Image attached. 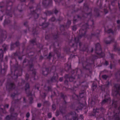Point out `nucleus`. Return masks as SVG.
<instances>
[{"instance_id":"23","label":"nucleus","mask_w":120,"mask_h":120,"mask_svg":"<svg viewBox=\"0 0 120 120\" xmlns=\"http://www.w3.org/2000/svg\"><path fill=\"white\" fill-rule=\"evenodd\" d=\"M114 37L111 36H109L104 40L106 44H110L112 42H114Z\"/></svg>"},{"instance_id":"5","label":"nucleus","mask_w":120,"mask_h":120,"mask_svg":"<svg viewBox=\"0 0 120 120\" xmlns=\"http://www.w3.org/2000/svg\"><path fill=\"white\" fill-rule=\"evenodd\" d=\"M108 115L110 118L115 120H120V103L113 100L111 108Z\"/></svg>"},{"instance_id":"62","label":"nucleus","mask_w":120,"mask_h":120,"mask_svg":"<svg viewBox=\"0 0 120 120\" xmlns=\"http://www.w3.org/2000/svg\"><path fill=\"white\" fill-rule=\"evenodd\" d=\"M62 18H61L60 17L59 19H58V20L59 21H60L62 19Z\"/></svg>"},{"instance_id":"16","label":"nucleus","mask_w":120,"mask_h":120,"mask_svg":"<svg viewBox=\"0 0 120 120\" xmlns=\"http://www.w3.org/2000/svg\"><path fill=\"white\" fill-rule=\"evenodd\" d=\"M105 110L102 107H101L99 109L96 108H94L93 109V112L91 113L90 115L96 117L97 120H98V119L101 118L103 116V114L101 115L99 112L101 111L103 112Z\"/></svg>"},{"instance_id":"63","label":"nucleus","mask_w":120,"mask_h":120,"mask_svg":"<svg viewBox=\"0 0 120 120\" xmlns=\"http://www.w3.org/2000/svg\"><path fill=\"white\" fill-rule=\"evenodd\" d=\"M3 82L1 81H0V86H1L2 85Z\"/></svg>"},{"instance_id":"47","label":"nucleus","mask_w":120,"mask_h":120,"mask_svg":"<svg viewBox=\"0 0 120 120\" xmlns=\"http://www.w3.org/2000/svg\"><path fill=\"white\" fill-rule=\"evenodd\" d=\"M48 117L49 118H51L52 116V115L51 113H48Z\"/></svg>"},{"instance_id":"35","label":"nucleus","mask_w":120,"mask_h":120,"mask_svg":"<svg viewBox=\"0 0 120 120\" xmlns=\"http://www.w3.org/2000/svg\"><path fill=\"white\" fill-rule=\"evenodd\" d=\"M42 89H42L40 91V94L42 98L43 99H44L45 98L46 94L45 92H44L42 91Z\"/></svg>"},{"instance_id":"48","label":"nucleus","mask_w":120,"mask_h":120,"mask_svg":"<svg viewBox=\"0 0 120 120\" xmlns=\"http://www.w3.org/2000/svg\"><path fill=\"white\" fill-rule=\"evenodd\" d=\"M52 68H55V69H54V70H53L52 69V68L51 70V72H53L54 71H56V68H55V66H53Z\"/></svg>"},{"instance_id":"45","label":"nucleus","mask_w":120,"mask_h":120,"mask_svg":"<svg viewBox=\"0 0 120 120\" xmlns=\"http://www.w3.org/2000/svg\"><path fill=\"white\" fill-rule=\"evenodd\" d=\"M72 29L74 31L76 30V26L75 25L73 26L72 27Z\"/></svg>"},{"instance_id":"31","label":"nucleus","mask_w":120,"mask_h":120,"mask_svg":"<svg viewBox=\"0 0 120 120\" xmlns=\"http://www.w3.org/2000/svg\"><path fill=\"white\" fill-rule=\"evenodd\" d=\"M65 71H69L71 70V65L70 64L67 63L65 65V68L64 69Z\"/></svg>"},{"instance_id":"2","label":"nucleus","mask_w":120,"mask_h":120,"mask_svg":"<svg viewBox=\"0 0 120 120\" xmlns=\"http://www.w3.org/2000/svg\"><path fill=\"white\" fill-rule=\"evenodd\" d=\"M24 50H23V52ZM23 52H22L23 53ZM22 53H21L19 52H17L16 53H13L11 56V58L12 59H15L16 61V58L18 57L20 60H21L23 58L26 57V58L23 62V67H24V65L27 64V65L28 66L29 68L30 75H29L28 73L26 74L25 77L26 81L21 79L20 80L21 83H18V86H22L26 82L25 86V90L28 96H29V100L30 104L32 103L33 102V97L34 96V92H31L30 90L29 84L28 83L29 82L31 81L32 82V80L36 79L38 78V77L36 74V71L35 69H34L33 63L34 62V60L35 59V57L34 58L33 55L34 54L33 52H30L28 54H26V55H22Z\"/></svg>"},{"instance_id":"52","label":"nucleus","mask_w":120,"mask_h":120,"mask_svg":"<svg viewBox=\"0 0 120 120\" xmlns=\"http://www.w3.org/2000/svg\"><path fill=\"white\" fill-rule=\"evenodd\" d=\"M75 54L73 55V54H71L70 55V57L71 58H73V57H74L75 56Z\"/></svg>"},{"instance_id":"17","label":"nucleus","mask_w":120,"mask_h":120,"mask_svg":"<svg viewBox=\"0 0 120 120\" xmlns=\"http://www.w3.org/2000/svg\"><path fill=\"white\" fill-rule=\"evenodd\" d=\"M55 3L56 4H59L60 3L63 4V0H54ZM43 5L45 7H50L52 5V0H43L42 2Z\"/></svg>"},{"instance_id":"7","label":"nucleus","mask_w":120,"mask_h":120,"mask_svg":"<svg viewBox=\"0 0 120 120\" xmlns=\"http://www.w3.org/2000/svg\"><path fill=\"white\" fill-rule=\"evenodd\" d=\"M116 0H98L96 3L99 7L100 9H103V11L105 14L108 12V10H111L110 4L113 6L115 5V2Z\"/></svg>"},{"instance_id":"61","label":"nucleus","mask_w":120,"mask_h":120,"mask_svg":"<svg viewBox=\"0 0 120 120\" xmlns=\"http://www.w3.org/2000/svg\"><path fill=\"white\" fill-rule=\"evenodd\" d=\"M8 57L6 56L5 57V60L6 61H7L8 60Z\"/></svg>"},{"instance_id":"59","label":"nucleus","mask_w":120,"mask_h":120,"mask_svg":"<svg viewBox=\"0 0 120 120\" xmlns=\"http://www.w3.org/2000/svg\"><path fill=\"white\" fill-rule=\"evenodd\" d=\"M63 77H61L60 78L59 80L61 82L63 80Z\"/></svg>"},{"instance_id":"18","label":"nucleus","mask_w":120,"mask_h":120,"mask_svg":"<svg viewBox=\"0 0 120 120\" xmlns=\"http://www.w3.org/2000/svg\"><path fill=\"white\" fill-rule=\"evenodd\" d=\"M14 108L12 106L10 109L11 115L10 116L9 115L7 116L5 118V120H10V119L12 120H17V116L18 114L17 113H15L14 112Z\"/></svg>"},{"instance_id":"10","label":"nucleus","mask_w":120,"mask_h":120,"mask_svg":"<svg viewBox=\"0 0 120 120\" xmlns=\"http://www.w3.org/2000/svg\"><path fill=\"white\" fill-rule=\"evenodd\" d=\"M110 86H112L111 82L107 81L105 85H102L101 86V90L103 92L106 94V95H104L105 99L102 101L101 103L102 105L106 104H109L111 102V101L110 98L108 97L107 98H106V96L108 97V88Z\"/></svg>"},{"instance_id":"33","label":"nucleus","mask_w":120,"mask_h":120,"mask_svg":"<svg viewBox=\"0 0 120 120\" xmlns=\"http://www.w3.org/2000/svg\"><path fill=\"white\" fill-rule=\"evenodd\" d=\"M49 69L45 68L42 71V74L45 76L47 75L49 72Z\"/></svg>"},{"instance_id":"34","label":"nucleus","mask_w":120,"mask_h":120,"mask_svg":"<svg viewBox=\"0 0 120 120\" xmlns=\"http://www.w3.org/2000/svg\"><path fill=\"white\" fill-rule=\"evenodd\" d=\"M55 103H56L57 105H58L59 103L57 102V100L56 99L54 101H53V103L52 105V109L54 110H55L56 109Z\"/></svg>"},{"instance_id":"64","label":"nucleus","mask_w":120,"mask_h":120,"mask_svg":"<svg viewBox=\"0 0 120 120\" xmlns=\"http://www.w3.org/2000/svg\"><path fill=\"white\" fill-rule=\"evenodd\" d=\"M43 58V57L42 56H41L40 57V59L41 60Z\"/></svg>"},{"instance_id":"24","label":"nucleus","mask_w":120,"mask_h":120,"mask_svg":"<svg viewBox=\"0 0 120 120\" xmlns=\"http://www.w3.org/2000/svg\"><path fill=\"white\" fill-rule=\"evenodd\" d=\"M109 54L112 60L110 61V68L111 69H112L113 67V65H115L116 64V63H115V60L114 59V55L113 54H111L109 52Z\"/></svg>"},{"instance_id":"15","label":"nucleus","mask_w":120,"mask_h":120,"mask_svg":"<svg viewBox=\"0 0 120 120\" xmlns=\"http://www.w3.org/2000/svg\"><path fill=\"white\" fill-rule=\"evenodd\" d=\"M3 56V51L1 49H0V61L1 62V73L2 74L4 75L6 73L7 65L2 60V59Z\"/></svg>"},{"instance_id":"28","label":"nucleus","mask_w":120,"mask_h":120,"mask_svg":"<svg viewBox=\"0 0 120 120\" xmlns=\"http://www.w3.org/2000/svg\"><path fill=\"white\" fill-rule=\"evenodd\" d=\"M76 106H77V105H72L71 106V109H73L74 110L77 111L78 112H79V110H81L82 108V107L81 106L78 107H76Z\"/></svg>"},{"instance_id":"50","label":"nucleus","mask_w":120,"mask_h":120,"mask_svg":"<svg viewBox=\"0 0 120 120\" xmlns=\"http://www.w3.org/2000/svg\"><path fill=\"white\" fill-rule=\"evenodd\" d=\"M30 116V114L29 112H28L26 114V117L28 118Z\"/></svg>"},{"instance_id":"30","label":"nucleus","mask_w":120,"mask_h":120,"mask_svg":"<svg viewBox=\"0 0 120 120\" xmlns=\"http://www.w3.org/2000/svg\"><path fill=\"white\" fill-rule=\"evenodd\" d=\"M41 86L42 87V88H43V89L47 92L51 91V87L47 86L46 84L43 85V84H42L41 85Z\"/></svg>"},{"instance_id":"8","label":"nucleus","mask_w":120,"mask_h":120,"mask_svg":"<svg viewBox=\"0 0 120 120\" xmlns=\"http://www.w3.org/2000/svg\"><path fill=\"white\" fill-rule=\"evenodd\" d=\"M75 56H77L75 55ZM78 56L79 59V65H82L84 69L88 70H89L90 74L91 75L92 73L91 71L90 70L92 67H94V65L91 64L90 58L89 57L86 59V60L85 61L84 58L82 57V56Z\"/></svg>"},{"instance_id":"46","label":"nucleus","mask_w":120,"mask_h":120,"mask_svg":"<svg viewBox=\"0 0 120 120\" xmlns=\"http://www.w3.org/2000/svg\"><path fill=\"white\" fill-rule=\"evenodd\" d=\"M56 95V93L55 92L53 91L52 92V95L51 96V97L52 99V97L55 95Z\"/></svg>"},{"instance_id":"3","label":"nucleus","mask_w":120,"mask_h":120,"mask_svg":"<svg viewBox=\"0 0 120 120\" xmlns=\"http://www.w3.org/2000/svg\"><path fill=\"white\" fill-rule=\"evenodd\" d=\"M71 76H69V75H66L65 77L66 80L65 81V84L68 86V80L71 82H74V85L71 89L72 92L76 90L77 87H81V92L79 93V96L74 94L72 96L73 99L77 100L79 101L80 98H85L86 94L85 90L88 87V84L85 82H81V80H82L88 76L90 75H85L83 74L82 70L80 68H77L75 70L71 71Z\"/></svg>"},{"instance_id":"57","label":"nucleus","mask_w":120,"mask_h":120,"mask_svg":"<svg viewBox=\"0 0 120 120\" xmlns=\"http://www.w3.org/2000/svg\"><path fill=\"white\" fill-rule=\"evenodd\" d=\"M118 6L120 10V1H119L118 3Z\"/></svg>"},{"instance_id":"11","label":"nucleus","mask_w":120,"mask_h":120,"mask_svg":"<svg viewBox=\"0 0 120 120\" xmlns=\"http://www.w3.org/2000/svg\"><path fill=\"white\" fill-rule=\"evenodd\" d=\"M6 88L9 92L11 91L14 92V93L11 95V97L13 98L15 97L19 94L20 90L16 87L14 82L9 79L6 85Z\"/></svg>"},{"instance_id":"22","label":"nucleus","mask_w":120,"mask_h":120,"mask_svg":"<svg viewBox=\"0 0 120 120\" xmlns=\"http://www.w3.org/2000/svg\"><path fill=\"white\" fill-rule=\"evenodd\" d=\"M0 119H1V116L3 115L2 114L5 113L6 111L5 109V107L8 108L9 106V105L8 104L5 105H1L0 106Z\"/></svg>"},{"instance_id":"32","label":"nucleus","mask_w":120,"mask_h":120,"mask_svg":"<svg viewBox=\"0 0 120 120\" xmlns=\"http://www.w3.org/2000/svg\"><path fill=\"white\" fill-rule=\"evenodd\" d=\"M19 43L18 41H17L15 43H12L11 45V50H12L15 46H17L19 45Z\"/></svg>"},{"instance_id":"38","label":"nucleus","mask_w":120,"mask_h":120,"mask_svg":"<svg viewBox=\"0 0 120 120\" xmlns=\"http://www.w3.org/2000/svg\"><path fill=\"white\" fill-rule=\"evenodd\" d=\"M3 47L4 48V51L6 50L8 48V45L4 44L3 46Z\"/></svg>"},{"instance_id":"42","label":"nucleus","mask_w":120,"mask_h":120,"mask_svg":"<svg viewBox=\"0 0 120 120\" xmlns=\"http://www.w3.org/2000/svg\"><path fill=\"white\" fill-rule=\"evenodd\" d=\"M102 78L104 79H106L108 77V76L105 75H103L102 76Z\"/></svg>"},{"instance_id":"6","label":"nucleus","mask_w":120,"mask_h":120,"mask_svg":"<svg viewBox=\"0 0 120 120\" xmlns=\"http://www.w3.org/2000/svg\"><path fill=\"white\" fill-rule=\"evenodd\" d=\"M12 62L11 61L10 65L11 74L8 75L9 77H11L16 82L18 76H21L22 74V69L20 66L16 62L15 64L12 66Z\"/></svg>"},{"instance_id":"53","label":"nucleus","mask_w":120,"mask_h":120,"mask_svg":"<svg viewBox=\"0 0 120 120\" xmlns=\"http://www.w3.org/2000/svg\"><path fill=\"white\" fill-rule=\"evenodd\" d=\"M24 25L26 26H27V22H25L24 23Z\"/></svg>"},{"instance_id":"25","label":"nucleus","mask_w":120,"mask_h":120,"mask_svg":"<svg viewBox=\"0 0 120 120\" xmlns=\"http://www.w3.org/2000/svg\"><path fill=\"white\" fill-rule=\"evenodd\" d=\"M30 41L31 43L33 44L34 45H36L37 47H39L40 49H41L42 48V45L39 43H37L36 42L35 39H33L32 40H30Z\"/></svg>"},{"instance_id":"13","label":"nucleus","mask_w":120,"mask_h":120,"mask_svg":"<svg viewBox=\"0 0 120 120\" xmlns=\"http://www.w3.org/2000/svg\"><path fill=\"white\" fill-rule=\"evenodd\" d=\"M59 95L61 97V98L63 99L64 101L63 102V106H60V110H57L56 111V115L57 116L60 113L62 114H65L66 112V106L67 104L65 100L66 97V96L64 95L62 93H61Z\"/></svg>"},{"instance_id":"20","label":"nucleus","mask_w":120,"mask_h":120,"mask_svg":"<svg viewBox=\"0 0 120 120\" xmlns=\"http://www.w3.org/2000/svg\"><path fill=\"white\" fill-rule=\"evenodd\" d=\"M99 100L98 99L97 97L95 96H94L91 98H89L88 100V102L90 105L93 106L96 102H98Z\"/></svg>"},{"instance_id":"9","label":"nucleus","mask_w":120,"mask_h":120,"mask_svg":"<svg viewBox=\"0 0 120 120\" xmlns=\"http://www.w3.org/2000/svg\"><path fill=\"white\" fill-rule=\"evenodd\" d=\"M46 18H43L42 17L40 20L39 26L38 24H36V27H34L31 30L30 28L28 27L27 30L25 31V33H26L28 31H32L34 34H38V33L37 32V31L38 30V28H42L43 29H44V28L47 27L49 25V23H46Z\"/></svg>"},{"instance_id":"51","label":"nucleus","mask_w":120,"mask_h":120,"mask_svg":"<svg viewBox=\"0 0 120 120\" xmlns=\"http://www.w3.org/2000/svg\"><path fill=\"white\" fill-rule=\"evenodd\" d=\"M80 118L81 119H83V116L82 115H80Z\"/></svg>"},{"instance_id":"41","label":"nucleus","mask_w":120,"mask_h":120,"mask_svg":"<svg viewBox=\"0 0 120 120\" xmlns=\"http://www.w3.org/2000/svg\"><path fill=\"white\" fill-rule=\"evenodd\" d=\"M45 38L46 39L48 40H50V36L49 34L46 35L45 36Z\"/></svg>"},{"instance_id":"27","label":"nucleus","mask_w":120,"mask_h":120,"mask_svg":"<svg viewBox=\"0 0 120 120\" xmlns=\"http://www.w3.org/2000/svg\"><path fill=\"white\" fill-rule=\"evenodd\" d=\"M6 34V33L5 31L2 32L0 38V40L1 42L6 39L7 37Z\"/></svg>"},{"instance_id":"40","label":"nucleus","mask_w":120,"mask_h":120,"mask_svg":"<svg viewBox=\"0 0 120 120\" xmlns=\"http://www.w3.org/2000/svg\"><path fill=\"white\" fill-rule=\"evenodd\" d=\"M55 21H56V19L54 17H52L49 19V22H52Z\"/></svg>"},{"instance_id":"58","label":"nucleus","mask_w":120,"mask_h":120,"mask_svg":"<svg viewBox=\"0 0 120 120\" xmlns=\"http://www.w3.org/2000/svg\"><path fill=\"white\" fill-rule=\"evenodd\" d=\"M19 101V99H17V100H15V102H14L15 103H16L17 102Z\"/></svg>"},{"instance_id":"36","label":"nucleus","mask_w":120,"mask_h":120,"mask_svg":"<svg viewBox=\"0 0 120 120\" xmlns=\"http://www.w3.org/2000/svg\"><path fill=\"white\" fill-rule=\"evenodd\" d=\"M97 87V85L95 82H94L93 83V85L92 87V89L93 91Z\"/></svg>"},{"instance_id":"4","label":"nucleus","mask_w":120,"mask_h":120,"mask_svg":"<svg viewBox=\"0 0 120 120\" xmlns=\"http://www.w3.org/2000/svg\"><path fill=\"white\" fill-rule=\"evenodd\" d=\"M71 24V21L69 20H68L66 24L64 26L63 25H61L60 27V33L57 32L56 33L52 35V39H53V41L52 42V44L50 47V49L53 47V48L54 52V54L52 52H50L49 56H47V58L50 60L51 57L52 56L53 57L54 60H55V57L54 56L56 55L58 58H59L60 56V49H58L56 48V46L58 47L59 45V42L60 40L59 38V34H63L64 35L69 36V34H67L66 32L65 31V28H68L70 25Z\"/></svg>"},{"instance_id":"29","label":"nucleus","mask_w":120,"mask_h":120,"mask_svg":"<svg viewBox=\"0 0 120 120\" xmlns=\"http://www.w3.org/2000/svg\"><path fill=\"white\" fill-rule=\"evenodd\" d=\"M99 10L97 8H95L94 10V14L93 15L94 18H95L99 17Z\"/></svg>"},{"instance_id":"12","label":"nucleus","mask_w":120,"mask_h":120,"mask_svg":"<svg viewBox=\"0 0 120 120\" xmlns=\"http://www.w3.org/2000/svg\"><path fill=\"white\" fill-rule=\"evenodd\" d=\"M95 53L96 55H91L90 58L91 64H94V60L98 58L103 57L105 55V53L103 52L101 47L100 45L98 43L95 45Z\"/></svg>"},{"instance_id":"49","label":"nucleus","mask_w":120,"mask_h":120,"mask_svg":"<svg viewBox=\"0 0 120 120\" xmlns=\"http://www.w3.org/2000/svg\"><path fill=\"white\" fill-rule=\"evenodd\" d=\"M109 64V63L108 61L106 60H105V62L104 64V65L105 66Z\"/></svg>"},{"instance_id":"54","label":"nucleus","mask_w":120,"mask_h":120,"mask_svg":"<svg viewBox=\"0 0 120 120\" xmlns=\"http://www.w3.org/2000/svg\"><path fill=\"white\" fill-rule=\"evenodd\" d=\"M54 13L55 14H56L57 13H58V11L56 9H55L54 10Z\"/></svg>"},{"instance_id":"39","label":"nucleus","mask_w":120,"mask_h":120,"mask_svg":"<svg viewBox=\"0 0 120 120\" xmlns=\"http://www.w3.org/2000/svg\"><path fill=\"white\" fill-rule=\"evenodd\" d=\"M114 50L115 51H118V52L119 53V54H120V48L118 49L117 48V47L116 45H115L114 46Z\"/></svg>"},{"instance_id":"14","label":"nucleus","mask_w":120,"mask_h":120,"mask_svg":"<svg viewBox=\"0 0 120 120\" xmlns=\"http://www.w3.org/2000/svg\"><path fill=\"white\" fill-rule=\"evenodd\" d=\"M116 76H119L120 79V70L116 74ZM112 94L117 97L118 95L120 96V84H116L114 85V89L112 91Z\"/></svg>"},{"instance_id":"56","label":"nucleus","mask_w":120,"mask_h":120,"mask_svg":"<svg viewBox=\"0 0 120 120\" xmlns=\"http://www.w3.org/2000/svg\"><path fill=\"white\" fill-rule=\"evenodd\" d=\"M23 100L24 102H26V99L25 98H23Z\"/></svg>"},{"instance_id":"44","label":"nucleus","mask_w":120,"mask_h":120,"mask_svg":"<svg viewBox=\"0 0 120 120\" xmlns=\"http://www.w3.org/2000/svg\"><path fill=\"white\" fill-rule=\"evenodd\" d=\"M39 87H40V85L39 84H36L34 88L35 89H37L38 90L39 89Z\"/></svg>"},{"instance_id":"37","label":"nucleus","mask_w":120,"mask_h":120,"mask_svg":"<svg viewBox=\"0 0 120 120\" xmlns=\"http://www.w3.org/2000/svg\"><path fill=\"white\" fill-rule=\"evenodd\" d=\"M53 11H47L44 14L46 15H50L53 13Z\"/></svg>"},{"instance_id":"55","label":"nucleus","mask_w":120,"mask_h":120,"mask_svg":"<svg viewBox=\"0 0 120 120\" xmlns=\"http://www.w3.org/2000/svg\"><path fill=\"white\" fill-rule=\"evenodd\" d=\"M49 103V102L47 101H45L44 102V104H47Z\"/></svg>"},{"instance_id":"21","label":"nucleus","mask_w":120,"mask_h":120,"mask_svg":"<svg viewBox=\"0 0 120 120\" xmlns=\"http://www.w3.org/2000/svg\"><path fill=\"white\" fill-rule=\"evenodd\" d=\"M58 76L57 73L55 72L54 73V75L50 79L47 80V83L50 84L53 82H56L58 81Z\"/></svg>"},{"instance_id":"26","label":"nucleus","mask_w":120,"mask_h":120,"mask_svg":"<svg viewBox=\"0 0 120 120\" xmlns=\"http://www.w3.org/2000/svg\"><path fill=\"white\" fill-rule=\"evenodd\" d=\"M104 30L105 32H106L108 33H111L113 35L115 34L116 31V29L115 28H114V30L111 29H110L107 30L105 28Z\"/></svg>"},{"instance_id":"1","label":"nucleus","mask_w":120,"mask_h":120,"mask_svg":"<svg viewBox=\"0 0 120 120\" xmlns=\"http://www.w3.org/2000/svg\"><path fill=\"white\" fill-rule=\"evenodd\" d=\"M89 0H86L84 5V8L82 12L81 16L76 15L74 17V18L73 23L75 24L77 21V19H76L77 18V19H81L82 22L79 26H82L81 29L79 31V34L77 37L72 38L70 40H69V45L71 46V48H66L65 49V51L68 54L69 52H71V49H72L73 48L74 51H75L77 48L78 45L79 47V49L80 51L83 52L86 51L87 53L92 52L93 51V49L91 48L90 51H89L88 46L86 44L79 42L80 39L82 36L85 38L86 37L88 39H91L93 37L95 36L98 37L99 36L100 31L97 30L96 32H92L91 35L89 36L86 35V29L89 28L90 26L92 28L94 27V21L93 19V15L92 14V9L91 8H89L88 7V4L87 1ZM75 51L73 52L74 54Z\"/></svg>"},{"instance_id":"60","label":"nucleus","mask_w":120,"mask_h":120,"mask_svg":"<svg viewBox=\"0 0 120 120\" xmlns=\"http://www.w3.org/2000/svg\"><path fill=\"white\" fill-rule=\"evenodd\" d=\"M41 104L40 103H38V107H40L41 106Z\"/></svg>"},{"instance_id":"19","label":"nucleus","mask_w":120,"mask_h":120,"mask_svg":"<svg viewBox=\"0 0 120 120\" xmlns=\"http://www.w3.org/2000/svg\"><path fill=\"white\" fill-rule=\"evenodd\" d=\"M71 117L73 120H78V115L76 114L75 112H72L69 113L68 115L66 116V120H71L69 119V117L68 118V117Z\"/></svg>"},{"instance_id":"43","label":"nucleus","mask_w":120,"mask_h":120,"mask_svg":"<svg viewBox=\"0 0 120 120\" xmlns=\"http://www.w3.org/2000/svg\"><path fill=\"white\" fill-rule=\"evenodd\" d=\"M117 22L118 25L117 27L118 29H120V25L119 23L120 22V21L119 20H118L117 21Z\"/></svg>"}]
</instances>
